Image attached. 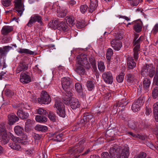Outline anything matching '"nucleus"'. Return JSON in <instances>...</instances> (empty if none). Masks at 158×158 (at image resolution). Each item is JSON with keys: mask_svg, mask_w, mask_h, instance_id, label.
Returning <instances> with one entry per match:
<instances>
[{"mask_svg": "<svg viewBox=\"0 0 158 158\" xmlns=\"http://www.w3.org/2000/svg\"><path fill=\"white\" fill-rule=\"evenodd\" d=\"M75 89L80 96L83 98H84L85 94L83 92V88L81 84L79 83H76L75 84Z\"/></svg>", "mask_w": 158, "mask_h": 158, "instance_id": "nucleus-17", "label": "nucleus"}, {"mask_svg": "<svg viewBox=\"0 0 158 158\" xmlns=\"http://www.w3.org/2000/svg\"><path fill=\"white\" fill-rule=\"evenodd\" d=\"M102 79L106 83L108 84H111L112 83L113 77L111 72H105L102 73Z\"/></svg>", "mask_w": 158, "mask_h": 158, "instance_id": "nucleus-12", "label": "nucleus"}, {"mask_svg": "<svg viewBox=\"0 0 158 158\" xmlns=\"http://www.w3.org/2000/svg\"><path fill=\"white\" fill-rule=\"evenodd\" d=\"M128 103V102H127V101H126V99H123L120 101L118 105L119 106L123 107L125 106Z\"/></svg>", "mask_w": 158, "mask_h": 158, "instance_id": "nucleus-53", "label": "nucleus"}, {"mask_svg": "<svg viewBox=\"0 0 158 158\" xmlns=\"http://www.w3.org/2000/svg\"><path fill=\"white\" fill-rule=\"evenodd\" d=\"M2 4L4 7H8L11 4V0H1Z\"/></svg>", "mask_w": 158, "mask_h": 158, "instance_id": "nucleus-47", "label": "nucleus"}, {"mask_svg": "<svg viewBox=\"0 0 158 158\" xmlns=\"http://www.w3.org/2000/svg\"><path fill=\"white\" fill-rule=\"evenodd\" d=\"M128 127L134 130L139 128V123L133 118H130L129 119H127Z\"/></svg>", "mask_w": 158, "mask_h": 158, "instance_id": "nucleus-15", "label": "nucleus"}, {"mask_svg": "<svg viewBox=\"0 0 158 158\" xmlns=\"http://www.w3.org/2000/svg\"><path fill=\"white\" fill-rule=\"evenodd\" d=\"M24 0H15V7L16 9V11L19 14L20 16H21L24 10L23 6Z\"/></svg>", "mask_w": 158, "mask_h": 158, "instance_id": "nucleus-7", "label": "nucleus"}, {"mask_svg": "<svg viewBox=\"0 0 158 158\" xmlns=\"http://www.w3.org/2000/svg\"><path fill=\"white\" fill-rule=\"evenodd\" d=\"M143 40V38L140 36L138 39L133 40V46L134 48L133 49V56L135 61H136L138 57V52L139 51L140 44Z\"/></svg>", "mask_w": 158, "mask_h": 158, "instance_id": "nucleus-1", "label": "nucleus"}, {"mask_svg": "<svg viewBox=\"0 0 158 158\" xmlns=\"http://www.w3.org/2000/svg\"><path fill=\"white\" fill-rule=\"evenodd\" d=\"M127 67L128 69H132L136 66V64L132 57H128L127 59Z\"/></svg>", "mask_w": 158, "mask_h": 158, "instance_id": "nucleus-21", "label": "nucleus"}, {"mask_svg": "<svg viewBox=\"0 0 158 158\" xmlns=\"http://www.w3.org/2000/svg\"><path fill=\"white\" fill-rule=\"evenodd\" d=\"M158 81V66L157 67L155 76L154 78V81L156 82Z\"/></svg>", "mask_w": 158, "mask_h": 158, "instance_id": "nucleus-62", "label": "nucleus"}, {"mask_svg": "<svg viewBox=\"0 0 158 158\" xmlns=\"http://www.w3.org/2000/svg\"><path fill=\"white\" fill-rule=\"evenodd\" d=\"M51 98L48 93L45 91H42L40 98H38L39 103L40 104H48L51 101Z\"/></svg>", "mask_w": 158, "mask_h": 158, "instance_id": "nucleus-2", "label": "nucleus"}, {"mask_svg": "<svg viewBox=\"0 0 158 158\" xmlns=\"http://www.w3.org/2000/svg\"><path fill=\"white\" fill-rule=\"evenodd\" d=\"M146 156V153L144 152H142L135 156L134 158H145Z\"/></svg>", "mask_w": 158, "mask_h": 158, "instance_id": "nucleus-55", "label": "nucleus"}, {"mask_svg": "<svg viewBox=\"0 0 158 158\" xmlns=\"http://www.w3.org/2000/svg\"><path fill=\"white\" fill-rule=\"evenodd\" d=\"M84 149V147L81 146L74 149H71L70 151V152H72L71 154L73 155L77 153H81L83 152Z\"/></svg>", "mask_w": 158, "mask_h": 158, "instance_id": "nucleus-34", "label": "nucleus"}, {"mask_svg": "<svg viewBox=\"0 0 158 158\" xmlns=\"http://www.w3.org/2000/svg\"><path fill=\"white\" fill-rule=\"evenodd\" d=\"M145 98L144 96L139 97L138 99L133 103L131 109L134 112H136L140 109V108L143 105L144 102Z\"/></svg>", "mask_w": 158, "mask_h": 158, "instance_id": "nucleus-4", "label": "nucleus"}, {"mask_svg": "<svg viewBox=\"0 0 158 158\" xmlns=\"http://www.w3.org/2000/svg\"><path fill=\"white\" fill-rule=\"evenodd\" d=\"M15 133L18 135H22L23 133L24 130L21 126H16L14 128Z\"/></svg>", "mask_w": 158, "mask_h": 158, "instance_id": "nucleus-31", "label": "nucleus"}, {"mask_svg": "<svg viewBox=\"0 0 158 158\" xmlns=\"http://www.w3.org/2000/svg\"><path fill=\"white\" fill-rule=\"evenodd\" d=\"M102 158H110V156L107 152H103L101 155Z\"/></svg>", "mask_w": 158, "mask_h": 158, "instance_id": "nucleus-57", "label": "nucleus"}, {"mask_svg": "<svg viewBox=\"0 0 158 158\" xmlns=\"http://www.w3.org/2000/svg\"><path fill=\"white\" fill-rule=\"evenodd\" d=\"M89 61L92 65V67L94 69L96 68V63L94 57H90L89 58Z\"/></svg>", "mask_w": 158, "mask_h": 158, "instance_id": "nucleus-50", "label": "nucleus"}, {"mask_svg": "<svg viewBox=\"0 0 158 158\" xmlns=\"http://www.w3.org/2000/svg\"><path fill=\"white\" fill-rule=\"evenodd\" d=\"M119 158H128L130 154L129 147L127 144H125L123 146H121Z\"/></svg>", "mask_w": 158, "mask_h": 158, "instance_id": "nucleus-9", "label": "nucleus"}, {"mask_svg": "<svg viewBox=\"0 0 158 158\" xmlns=\"http://www.w3.org/2000/svg\"><path fill=\"white\" fill-rule=\"evenodd\" d=\"M65 92V95L63 98V102L65 104L69 105L70 104L72 98H73L72 97L73 94L70 90H66Z\"/></svg>", "mask_w": 158, "mask_h": 158, "instance_id": "nucleus-13", "label": "nucleus"}, {"mask_svg": "<svg viewBox=\"0 0 158 158\" xmlns=\"http://www.w3.org/2000/svg\"><path fill=\"white\" fill-rule=\"evenodd\" d=\"M48 127L45 126L37 125L35 127V129L38 131L45 132L48 130Z\"/></svg>", "mask_w": 158, "mask_h": 158, "instance_id": "nucleus-35", "label": "nucleus"}, {"mask_svg": "<svg viewBox=\"0 0 158 158\" xmlns=\"http://www.w3.org/2000/svg\"><path fill=\"white\" fill-rule=\"evenodd\" d=\"M54 107L57 109V114L61 117H64L65 113L64 106L63 103L56 100Z\"/></svg>", "mask_w": 158, "mask_h": 158, "instance_id": "nucleus-3", "label": "nucleus"}, {"mask_svg": "<svg viewBox=\"0 0 158 158\" xmlns=\"http://www.w3.org/2000/svg\"><path fill=\"white\" fill-rule=\"evenodd\" d=\"M87 56L85 54H81L77 57V62L78 63L82 66L88 67L89 64L87 58Z\"/></svg>", "mask_w": 158, "mask_h": 158, "instance_id": "nucleus-10", "label": "nucleus"}, {"mask_svg": "<svg viewBox=\"0 0 158 158\" xmlns=\"http://www.w3.org/2000/svg\"><path fill=\"white\" fill-rule=\"evenodd\" d=\"M37 22L41 25L43 24L42 21V17L39 14H35L32 16L29 20V22L27 24V25L29 27H31L33 23Z\"/></svg>", "mask_w": 158, "mask_h": 158, "instance_id": "nucleus-5", "label": "nucleus"}, {"mask_svg": "<svg viewBox=\"0 0 158 158\" xmlns=\"http://www.w3.org/2000/svg\"><path fill=\"white\" fill-rule=\"evenodd\" d=\"M10 139L13 140L14 142L16 143H18V142H20L19 141L21 140L20 138L15 136L11 133H10Z\"/></svg>", "mask_w": 158, "mask_h": 158, "instance_id": "nucleus-48", "label": "nucleus"}, {"mask_svg": "<svg viewBox=\"0 0 158 158\" xmlns=\"http://www.w3.org/2000/svg\"><path fill=\"white\" fill-rule=\"evenodd\" d=\"M146 144L147 146L149 147L152 150L156 149V147H155L151 142H146Z\"/></svg>", "mask_w": 158, "mask_h": 158, "instance_id": "nucleus-56", "label": "nucleus"}, {"mask_svg": "<svg viewBox=\"0 0 158 158\" xmlns=\"http://www.w3.org/2000/svg\"><path fill=\"white\" fill-rule=\"evenodd\" d=\"M59 21L58 20H54L51 21L49 23V26L53 29L58 27Z\"/></svg>", "mask_w": 158, "mask_h": 158, "instance_id": "nucleus-32", "label": "nucleus"}, {"mask_svg": "<svg viewBox=\"0 0 158 158\" xmlns=\"http://www.w3.org/2000/svg\"><path fill=\"white\" fill-rule=\"evenodd\" d=\"M151 82L149 79L147 78L144 79L143 81V87L145 89H147L149 86Z\"/></svg>", "mask_w": 158, "mask_h": 158, "instance_id": "nucleus-42", "label": "nucleus"}, {"mask_svg": "<svg viewBox=\"0 0 158 158\" xmlns=\"http://www.w3.org/2000/svg\"><path fill=\"white\" fill-rule=\"evenodd\" d=\"M17 114L20 118L23 119L27 118L29 115L28 113L20 109L17 111Z\"/></svg>", "mask_w": 158, "mask_h": 158, "instance_id": "nucleus-24", "label": "nucleus"}, {"mask_svg": "<svg viewBox=\"0 0 158 158\" xmlns=\"http://www.w3.org/2000/svg\"><path fill=\"white\" fill-rule=\"evenodd\" d=\"M87 86L88 90L92 91L94 88V82L93 81H88L87 83Z\"/></svg>", "mask_w": 158, "mask_h": 158, "instance_id": "nucleus-41", "label": "nucleus"}, {"mask_svg": "<svg viewBox=\"0 0 158 158\" xmlns=\"http://www.w3.org/2000/svg\"><path fill=\"white\" fill-rule=\"evenodd\" d=\"M5 94L8 96H11L14 94L13 92L10 89L6 90L5 91Z\"/></svg>", "mask_w": 158, "mask_h": 158, "instance_id": "nucleus-59", "label": "nucleus"}, {"mask_svg": "<svg viewBox=\"0 0 158 158\" xmlns=\"http://www.w3.org/2000/svg\"><path fill=\"white\" fill-rule=\"evenodd\" d=\"M70 104L71 107L73 109H75L79 108L80 106V104L78 100L74 98H72Z\"/></svg>", "mask_w": 158, "mask_h": 158, "instance_id": "nucleus-20", "label": "nucleus"}, {"mask_svg": "<svg viewBox=\"0 0 158 158\" xmlns=\"http://www.w3.org/2000/svg\"><path fill=\"white\" fill-rule=\"evenodd\" d=\"M24 138H25V140H23V139H20L21 140L19 141L20 142H18V143H21L22 144H23V145H25V144H27L28 143V141L27 140V136H25Z\"/></svg>", "mask_w": 158, "mask_h": 158, "instance_id": "nucleus-61", "label": "nucleus"}, {"mask_svg": "<svg viewBox=\"0 0 158 158\" xmlns=\"http://www.w3.org/2000/svg\"><path fill=\"white\" fill-rule=\"evenodd\" d=\"M135 79V77L134 75L130 73L127 75V81L128 82L132 83Z\"/></svg>", "mask_w": 158, "mask_h": 158, "instance_id": "nucleus-45", "label": "nucleus"}, {"mask_svg": "<svg viewBox=\"0 0 158 158\" xmlns=\"http://www.w3.org/2000/svg\"><path fill=\"white\" fill-rule=\"evenodd\" d=\"M61 84L62 87L65 91L73 86L72 80L68 77H64L62 79Z\"/></svg>", "mask_w": 158, "mask_h": 158, "instance_id": "nucleus-6", "label": "nucleus"}, {"mask_svg": "<svg viewBox=\"0 0 158 158\" xmlns=\"http://www.w3.org/2000/svg\"><path fill=\"white\" fill-rule=\"evenodd\" d=\"M148 72L149 73V76L150 77H152L155 74V69L152 66L148 64H146Z\"/></svg>", "mask_w": 158, "mask_h": 158, "instance_id": "nucleus-33", "label": "nucleus"}, {"mask_svg": "<svg viewBox=\"0 0 158 158\" xmlns=\"http://www.w3.org/2000/svg\"><path fill=\"white\" fill-rule=\"evenodd\" d=\"M121 146H115L111 147L109 150V152L111 158H118L120 155V150Z\"/></svg>", "mask_w": 158, "mask_h": 158, "instance_id": "nucleus-8", "label": "nucleus"}, {"mask_svg": "<svg viewBox=\"0 0 158 158\" xmlns=\"http://www.w3.org/2000/svg\"><path fill=\"white\" fill-rule=\"evenodd\" d=\"M13 28L12 26H4L1 30L2 35H6L12 31Z\"/></svg>", "mask_w": 158, "mask_h": 158, "instance_id": "nucleus-26", "label": "nucleus"}, {"mask_svg": "<svg viewBox=\"0 0 158 158\" xmlns=\"http://www.w3.org/2000/svg\"><path fill=\"white\" fill-rule=\"evenodd\" d=\"M110 44L112 48L116 51L119 50L122 47L121 41L118 39H113L110 42Z\"/></svg>", "mask_w": 158, "mask_h": 158, "instance_id": "nucleus-16", "label": "nucleus"}, {"mask_svg": "<svg viewBox=\"0 0 158 158\" xmlns=\"http://www.w3.org/2000/svg\"><path fill=\"white\" fill-rule=\"evenodd\" d=\"M147 67L146 64L144 66L141 71V74L143 76H148L149 74V73L148 72V71L147 69Z\"/></svg>", "mask_w": 158, "mask_h": 158, "instance_id": "nucleus-43", "label": "nucleus"}, {"mask_svg": "<svg viewBox=\"0 0 158 158\" xmlns=\"http://www.w3.org/2000/svg\"><path fill=\"white\" fill-rule=\"evenodd\" d=\"M35 119L37 122L40 123H45L47 121V118L45 117L38 115L36 116Z\"/></svg>", "mask_w": 158, "mask_h": 158, "instance_id": "nucleus-36", "label": "nucleus"}, {"mask_svg": "<svg viewBox=\"0 0 158 158\" xmlns=\"http://www.w3.org/2000/svg\"><path fill=\"white\" fill-rule=\"evenodd\" d=\"M158 32V23H156L153 29V32L154 34H156Z\"/></svg>", "mask_w": 158, "mask_h": 158, "instance_id": "nucleus-64", "label": "nucleus"}, {"mask_svg": "<svg viewBox=\"0 0 158 158\" xmlns=\"http://www.w3.org/2000/svg\"><path fill=\"white\" fill-rule=\"evenodd\" d=\"M67 13V10L65 8L60 7L57 10V16L59 18L65 17Z\"/></svg>", "mask_w": 158, "mask_h": 158, "instance_id": "nucleus-25", "label": "nucleus"}, {"mask_svg": "<svg viewBox=\"0 0 158 158\" xmlns=\"http://www.w3.org/2000/svg\"><path fill=\"white\" fill-rule=\"evenodd\" d=\"M36 111L37 112V114L41 115H46L47 113L46 110L42 108L36 109Z\"/></svg>", "mask_w": 158, "mask_h": 158, "instance_id": "nucleus-52", "label": "nucleus"}, {"mask_svg": "<svg viewBox=\"0 0 158 158\" xmlns=\"http://www.w3.org/2000/svg\"><path fill=\"white\" fill-rule=\"evenodd\" d=\"M58 28L60 30L66 32L69 29V26L66 23L62 21L59 24Z\"/></svg>", "mask_w": 158, "mask_h": 158, "instance_id": "nucleus-22", "label": "nucleus"}, {"mask_svg": "<svg viewBox=\"0 0 158 158\" xmlns=\"http://www.w3.org/2000/svg\"><path fill=\"white\" fill-rule=\"evenodd\" d=\"M0 65L3 66V68H6V67L5 62L3 59H0Z\"/></svg>", "mask_w": 158, "mask_h": 158, "instance_id": "nucleus-60", "label": "nucleus"}, {"mask_svg": "<svg viewBox=\"0 0 158 158\" xmlns=\"http://www.w3.org/2000/svg\"><path fill=\"white\" fill-rule=\"evenodd\" d=\"M25 58L22 59L16 68V73H19L20 72L27 70L28 68V64L24 62Z\"/></svg>", "mask_w": 158, "mask_h": 158, "instance_id": "nucleus-11", "label": "nucleus"}, {"mask_svg": "<svg viewBox=\"0 0 158 158\" xmlns=\"http://www.w3.org/2000/svg\"><path fill=\"white\" fill-rule=\"evenodd\" d=\"M15 142L10 143L9 144V146L13 149L19 150L21 148V146Z\"/></svg>", "mask_w": 158, "mask_h": 158, "instance_id": "nucleus-39", "label": "nucleus"}, {"mask_svg": "<svg viewBox=\"0 0 158 158\" xmlns=\"http://www.w3.org/2000/svg\"><path fill=\"white\" fill-rule=\"evenodd\" d=\"M98 67L99 70L101 71H104L105 67L103 61H100L98 62Z\"/></svg>", "mask_w": 158, "mask_h": 158, "instance_id": "nucleus-44", "label": "nucleus"}, {"mask_svg": "<svg viewBox=\"0 0 158 158\" xmlns=\"http://www.w3.org/2000/svg\"><path fill=\"white\" fill-rule=\"evenodd\" d=\"M142 27V24L141 22H135L133 27L135 31L138 33L140 32L141 31Z\"/></svg>", "mask_w": 158, "mask_h": 158, "instance_id": "nucleus-28", "label": "nucleus"}, {"mask_svg": "<svg viewBox=\"0 0 158 158\" xmlns=\"http://www.w3.org/2000/svg\"><path fill=\"white\" fill-rule=\"evenodd\" d=\"M20 81L23 84H28L31 81L30 76L25 72H22L20 76Z\"/></svg>", "mask_w": 158, "mask_h": 158, "instance_id": "nucleus-14", "label": "nucleus"}, {"mask_svg": "<svg viewBox=\"0 0 158 158\" xmlns=\"http://www.w3.org/2000/svg\"><path fill=\"white\" fill-rule=\"evenodd\" d=\"M12 49V47L9 46H5L3 48H0V55L1 56H5L9 51Z\"/></svg>", "mask_w": 158, "mask_h": 158, "instance_id": "nucleus-23", "label": "nucleus"}, {"mask_svg": "<svg viewBox=\"0 0 158 158\" xmlns=\"http://www.w3.org/2000/svg\"><path fill=\"white\" fill-rule=\"evenodd\" d=\"M48 117L53 122H54L56 120L55 114L53 112H50L49 113Z\"/></svg>", "mask_w": 158, "mask_h": 158, "instance_id": "nucleus-51", "label": "nucleus"}, {"mask_svg": "<svg viewBox=\"0 0 158 158\" xmlns=\"http://www.w3.org/2000/svg\"><path fill=\"white\" fill-rule=\"evenodd\" d=\"M88 7L85 4L81 5L80 7V10L82 13H84L86 11Z\"/></svg>", "mask_w": 158, "mask_h": 158, "instance_id": "nucleus-54", "label": "nucleus"}, {"mask_svg": "<svg viewBox=\"0 0 158 158\" xmlns=\"http://www.w3.org/2000/svg\"><path fill=\"white\" fill-rule=\"evenodd\" d=\"M152 96L153 98L156 99L158 97V87H156L152 90Z\"/></svg>", "mask_w": 158, "mask_h": 158, "instance_id": "nucleus-49", "label": "nucleus"}, {"mask_svg": "<svg viewBox=\"0 0 158 158\" xmlns=\"http://www.w3.org/2000/svg\"><path fill=\"white\" fill-rule=\"evenodd\" d=\"M57 7V5L54 3H51L49 5V8L50 9H52L53 11L55 10L56 8Z\"/></svg>", "mask_w": 158, "mask_h": 158, "instance_id": "nucleus-63", "label": "nucleus"}, {"mask_svg": "<svg viewBox=\"0 0 158 158\" xmlns=\"http://www.w3.org/2000/svg\"><path fill=\"white\" fill-rule=\"evenodd\" d=\"M66 21V23L69 26H73L75 24L74 18L73 16H68L66 17L65 18Z\"/></svg>", "mask_w": 158, "mask_h": 158, "instance_id": "nucleus-27", "label": "nucleus"}, {"mask_svg": "<svg viewBox=\"0 0 158 158\" xmlns=\"http://www.w3.org/2000/svg\"><path fill=\"white\" fill-rule=\"evenodd\" d=\"M98 6V0H90V5L89 7V11L92 13L96 10Z\"/></svg>", "mask_w": 158, "mask_h": 158, "instance_id": "nucleus-18", "label": "nucleus"}, {"mask_svg": "<svg viewBox=\"0 0 158 158\" xmlns=\"http://www.w3.org/2000/svg\"><path fill=\"white\" fill-rule=\"evenodd\" d=\"M76 71L80 75H84L85 73V69L81 66L77 67L76 69Z\"/></svg>", "mask_w": 158, "mask_h": 158, "instance_id": "nucleus-38", "label": "nucleus"}, {"mask_svg": "<svg viewBox=\"0 0 158 158\" xmlns=\"http://www.w3.org/2000/svg\"><path fill=\"white\" fill-rule=\"evenodd\" d=\"M8 123L10 125H13L16 122L19 120V118L15 114H11L8 115Z\"/></svg>", "mask_w": 158, "mask_h": 158, "instance_id": "nucleus-19", "label": "nucleus"}, {"mask_svg": "<svg viewBox=\"0 0 158 158\" xmlns=\"http://www.w3.org/2000/svg\"><path fill=\"white\" fill-rule=\"evenodd\" d=\"M123 38V34L120 31L118 32L116 35V38L118 40H121Z\"/></svg>", "mask_w": 158, "mask_h": 158, "instance_id": "nucleus-58", "label": "nucleus"}, {"mask_svg": "<svg viewBox=\"0 0 158 158\" xmlns=\"http://www.w3.org/2000/svg\"><path fill=\"white\" fill-rule=\"evenodd\" d=\"M124 73H121L116 77V80L119 83L123 81L124 79Z\"/></svg>", "mask_w": 158, "mask_h": 158, "instance_id": "nucleus-46", "label": "nucleus"}, {"mask_svg": "<svg viewBox=\"0 0 158 158\" xmlns=\"http://www.w3.org/2000/svg\"><path fill=\"white\" fill-rule=\"evenodd\" d=\"M93 117V116L89 113H85L84 114L83 119L81 120V122L82 123L83 122L86 123L89 122Z\"/></svg>", "mask_w": 158, "mask_h": 158, "instance_id": "nucleus-29", "label": "nucleus"}, {"mask_svg": "<svg viewBox=\"0 0 158 158\" xmlns=\"http://www.w3.org/2000/svg\"><path fill=\"white\" fill-rule=\"evenodd\" d=\"M106 52V58L108 60L110 61L113 54V50L111 48H109L107 49Z\"/></svg>", "mask_w": 158, "mask_h": 158, "instance_id": "nucleus-40", "label": "nucleus"}, {"mask_svg": "<svg viewBox=\"0 0 158 158\" xmlns=\"http://www.w3.org/2000/svg\"><path fill=\"white\" fill-rule=\"evenodd\" d=\"M153 113L156 121L158 122V102L155 103L153 105Z\"/></svg>", "mask_w": 158, "mask_h": 158, "instance_id": "nucleus-30", "label": "nucleus"}, {"mask_svg": "<svg viewBox=\"0 0 158 158\" xmlns=\"http://www.w3.org/2000/svg\"><path fill=\"white\" fill-rule=\"evenodd\" d=\"M18 52L19 53H25L30 55H33L34 54V52L27 49L19 48L18 50Z\"/></svg>", "mask_w": 158, "mask_h": 158, "instance_id": "nucleus-37", "label": "nucleus"}]
</instances>
